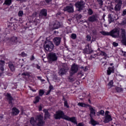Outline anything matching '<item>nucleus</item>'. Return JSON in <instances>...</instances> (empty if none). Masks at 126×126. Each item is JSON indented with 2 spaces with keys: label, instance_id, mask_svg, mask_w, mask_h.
Here are the masks:
<instances>
[{
  "label": "nucleus",
  "instance_id": "58",
  "mask_svg": "<svg viewBox=\"0 0 126 126\" xmlns=\"http://www.w3.org/2000/svg\"><path fill=\"white\" fill-rule=\"evenodd\" d=\"M124 57H126V52H125L124 54Z\"/></svg>",
  "mask_w": 126,
  "mask_h": 126
},
{
  "label": "nucleus",
  "instance_id": "10",
  "mask_svg": "<svg viewBox=\"0 0 126 126\" xmlns=\"http://www.w3.org/2000/svg\"><path fill=\"white\" fill-rule=\"evenodd\" d=\"M63 11H67V12H69L70 13L74 11V8L72 5L66 6L63 8Z\"/></svg>",
  "mask_w": 126,
  "mask_h": 126
},
{
  "label": "nucleus",
  "instance_id": "62",
  "mask_svg": "<svg viewBox=\"0 0 126 126\" xmlns=\"http://www.w3.org/2000/svg\"><path fill=\"white\" fill-rule=\"evenodd\" d=\"M37 78H41V77H37Z\"/></svg>",
  "mask_w": 126,
  "mask_h": 126
},
{
  "label": "nucleus",
  "instance_id": "21",
  "mask_svg": "<svg viewBox=\"0 0 126 126\" xmlns=\"http://www.w3.org/2000/svg\"><path fill=\"white\" fill-rule=\"evenodd\" d=\"M43 112L45 113V119H49L50 117H51V115L49 112H48V110L47 109H44L43 110Z\"/></svg>",
  "mask_w": 126,
  "mask_h": 126
},
{
  "label": "nucleus",
  "instance_id": "15",
  "mask_svg": "<svg viewBox=\"0 0 126 126\" xmlns=\"http://www.w3.org/2000/svg\"><path fill=\"white\" fill-rule=\"evenodd\" d=\"M90 117L91 118H94V117L95 116V109L93 108V107L90 106Z\"/></svg>",
  "mask_w": 126,
  "mask_h": 126
},
{
  "label": "nucleus",
  "instance_id": "25",
  "mask_svg": "<svg viewBox=\"0 0 126 126\" xmlns=\"http://www.w3.org/2000/svg\"><path fill=\"white\" fill-rule=\"evenodd\" d=\"M78 106H79L80 107H89V105L85 104L84 103L82 102H79L78 103Z\"/></svg>",
  "mask_w": 126,
  "mask_h": 126
},
{
  "label": "nucleus",
  "instance_id": "61",
  "mask_svg": "<svg viewBox=\"0 0 126 126\" xmlns=\"http://www.w3.org/2000/svg\"><path fill=\"white\" fill-rule=\"evenodd\" d=\"M32 91H33V92H36V90H32Z\"/></svg>",
  "mask_w": 126,
  "mask_h": 126
},
{
  "label": "nucleus",
  "instance_id": "19",
  "mask_svg": "<svg viewBox=\"0 0 126 126\" xmlns=\"http://www.w3.org/2000/svg\"><path fill=\"white\" fill-rule=\"evenodd\" d=\"M53 41L56 46H59L61 43V38L58 37H55L53 39Z\"/></svg>",
  "mask_w": 126,
  "mask_h": 126
},
{
  "label": "nucleus",
  "instance_id": "11",
  "mask_svg": "<svg viewBox=\"0 0 126 126\" xmlns=\"http://www.w3.org/2000/svg\"><path fill=\"white\" fill-rule=\"evenodd\" d=\"M88 20L90 22H96L98 21V17L95 15H93L89 17Z\"/></svg>",
  "mask_w": 126,
  "mask_h": 126
},
{
  "label": "nucleus",
  "instance_id": "3",
  "mask_svg": "<svg viewBox=\"0 0 126 126\" xmlns=\"http://www.w3.org/2000/svg\"><path fill=\"white\" fill-rule=\"evenodd\" d=\"M109 36L113 38H119L120 37V30L119 29H114L109 32Z\"/></svg>",
  "mask_w": 126,
  "mask_h": 126
},
{
  "label": "nucleus",
  "instance_id": "26",
  "mask_svg": "<svg viewBox=\"0 0 126 126\" xmlns=\"http://www.w3.org/2000/svg\"><path fill=\"white\" fill-rule=\"evenodd\" d=\"M100 33H101L102 35H103V36H110V32L101 31Z\"/></svg>",
  "mask_w": 126,
  "mask_h": 126
},
{
  "label": "nucleus",
  "instance_id": "50",
  "mask_svg": "<svg viewBox=\"0 0 126 126\" xmlns=\"http://www.w3.org/2000/svg\"><path fill=\"white\" fill-rule=\"evenodd\" d=\"M35 59L34 57V56H32V57L31 58V61H33V60Z\"/></svg>",
  "mask_w": 126,
  "mask_h": 126
},
{
  "label": "nucleus",
  "instance_id": "47",
  "mask_svg": "<svg viewBox=\"0 0 126 126\" xmlns=\"http://www.w3.org/2000/svg\"><path fill=\"white\" fill-rule=\"evenodd\" d=\"M126 15V9L124 10L123 12L122 16H125Z\"/></svg>",
  "mask_w": 126,
  "mask_h": 126
},
{
  "label": "nucleus",
  "instance_id": "37",
  "mask_svg": "<svg viewBox=\"0 0 126 126\" xmlns=\"http://www.w3.org/2000/svg\"><path fill=\"white\" fill-rule=\"evenodd\" d=\"M100 56H103L104 57H107V54L105 53L104 51H101L100 54Z\"/></svg>",
  "mask_w": 126,
  "mask_h": 126
},
{
  "label": "nucleus",
  "instance_id": "1",
  "mask_svg": "<svg viewBox=\"0 0 126 126\" xmlns=\"http://www.w3.org/2000/svg\"><path fill=\"white\" fill-rule=\"evenodd\" d=\"M54 118L56 120H59V119H63V120H66V121H68L69 122H71L73 124H77L76 122V119L75 117H69L67 116L64 115V113L62 111H59L56 112V114L54 115Z\"/></svg>",
  "mask_w": 126,
  "mask_h": 126
},
{
  "label": "nucleus",
  "instance_id": "29",
  "mask_svg": "<svg viewBox=\"0 0 126 126\" xmlns=\"http://www.w3.org/2000/svg\"><path fill=\"white\" fill-rule=\"evenodd\" d=\"M90 122L91 125H92L93 126H96L97 124V122L94 120L93 118H91Z\"/></svg>",
  "mask_w": 126,
  "mask_h": 126
},
{
  "label": "nucleus",
  "instance_id": "60",
  "mask_svg": "<svg viewBox=\"0 0 126 126\" xmlns=\"http://www.w3.org/2000/svg\"><path fill=\"white\" fill-rule=\"evenodd\" d=\"M110 65H111V66L113 65V63H110Z\"/></svg>",
  "mask_w": 126,
  "mask_h": 126
},
{
  "label": "nucleus",
  "instance_id": "32",
  "mask_svg": "<svg viewBox=\"0 0 126 126\" xmlns=\"http://www.w3.org/2000/svg\"><path fill=\"white\" fill-rule=\"evenodd\" d=\"M116 90L117 92H122L123 91V88L121 87H116Z\"/></svg>",
  "mask_w": 126,
  "mask_h": 126
},
{
  "label": "nucleus",
  "instance_id": "28",
  "mask_svg": "<svg viewBox=\"0 0 126 126\" xmlns=\"http://www.w3.org/2000/svg\"><path fill=\"white\" fill-rule=\"evenodd\" d=\"M12 0H5L3 4H6V5H10L11 4Z\"/></svg>",
  "mask_w": 126,
  "mask_h": 126
},
{
  "label": "nucleus",
  "instance_id": "52",
  "mask_svg": "<svg viewBox=\"0 0 126 126\" xmlns=\"http://www.w3.org/2000/svg\"><path fill=\"white\" fill-rule=\"evenodd\" d=\"M77 126H83V124L82 123H79Z\"/></svg>",
  "mask_w": 126,
  "mask_h": 126
},
{
  "label": "nucleus",
  "instance_id": "49",
  "mask_svg": "<svg viewBox=\"0 0 126 126\" xmlns=\"http://www.w3.org/2000/svg\"><path fill=\"white\" fill-rule=\"evenodd\" d=\"M109 114H110V112L106 111L105 112V116H110V115H109Z\"/></svg>",
  "mask_w": 126,
  "mask_h": 126
},
{
  "label": "nucleus",
  "instance_id": "2",
  "mask_svg": "<svg viewBox=\"0 0 126 126\" xmlns=\"http://www.w3.org/2000/svg\"><path fill=\"white\" fill-rule=\"evenodd\" d=\"M35 120L32 117L30 120V123L33 126H43L44 122H43V116L41 115L36 116Z\"/></svg>",
  "mask_w": 126,
  "mask_h": 126
},
{
  "label": "nucleus",
  "instance_id": "31",
  "mask_svg": "<svg viewBox=\"0 0 126 126\" xmlns=\"http://www.w3.org/2000/svg\"><path fill=\"white\" fill-rule=\"evenodd\" d=\"M40 101V97L39 96H36L35 98V101H34V104H36V103H38Z\"/></svg>",
  "mask_w": 126,
  "mask_h": 126
},
{
  "label": "nucleus",
  "instance_id": "57",
  "mask_svg": "<svg viewBox=\"0 0 126 126\" xmlns=\"http://www.w3.org/2000/svg\"><path fill=\"white\" fill-rule=\"evenodd\" d=\"M115 1H122V0H115Z\"/></svg>",
  "mask_w": 126,
  "mask_h": 126
},
{
  "label": "nucleus",
  "instance_id": "23",
  "mask_svg": "<svg viewBox=\"0 0 126 126\" xmlns=\"http://www.w3.org/2000/svg\"><path fill=\"white\" fill-rule=\"evenodd\" d=\"M9 67L11 71H14L15 70V67L14 65L12 63H9Z\"/></svg>",
  "mask_w": 126,
  "mask_h": 126
},
{
  "label": "nucleus",
  "instance_id": "24",
  "mask_svg": "<svg viewBox=\"0 0 126 126\" xmlns=\"http://www.w3.org/2000/svg\"><path fill=\"white\" fill-rule=\"evenodd\" d=\"M7 97L8 98V100H9V103L10 104V105H11V106H12V102H11V101H12V97H11L10 94H7Z\"/></svg>",
  "mask_w": 126,
  "mask_h": 126
},
{
  "label": "nucleus",
  "instance_id": "4",
  "mask_svg": "<svg viewBox=\"0 0 126 126\" xmlns=\"http://www.w3.org/2000/svg\"><path fill=\"white\" fill-rule=\"evenodd\" d=\"M44 49L48 52H52L54 49V44L51 41H49L44 45Z\"/></svg>",
  "mask_w": 126,
  "mask_h": 126
},
{
  "label": "nucleus",
  "instance_id": "48",
  "mask_svg": "<svg viewBox=\"0 0 126 126\" xmlns=\"http://www.w3.org/2000/svg\"><path fill=\"white\" fill-rule=\"evenodd\" d=\"M98 1L99 4H101L102 5L103 4V1L102 0H97Z\"/></svg>",
  "mask_w": 126,
  "mask_h": 126
},
{
  "label": "nucleus",
  "instance_id": "40",
  "mask_svg": "<svg viewBox=\"0 0 126 126\" xmlns=\"http://www.w3.org/2000/svg\"><path fill=\"white\" fill-rule=\"evenodd\" d=\"M122 25H126V19H124L122 21V22L121 23Z\"/></svg>",
  "mask_w": 126,
  "mask_h": 126
},
{
  "label": "nucleus",
  "instance_id": "34",
  "mask_svg": "<svg viewBox=\"0 0 126 126\" xmlns=\"http://www.w3.org/2000/svg\"><path fill=\"white\" fill-rule=\"evenodd\" d=\"M114 84V82L113 81H110V82L108 84V86L109 88H111L113 86V85Z\"/></svg>",
  "mask_w": 126,
  "mask_h": 126
},
{
  "label": "nucleus",
  "instance_id": "41",
  "mask_svg": "<svg viewBox=\"0 0 126 126\" xmlns=\"http://www.w3.org/2000/svg\"><path fill=\"white\" fill-rule=\"evenodd\" d=\"M72 39H76V34L74 33H72L71 35Z\"/></svg>",
  "mask_w": 126,
  "mask_h": 126
},
{
  "label": "nucleus",
  "instance_id": "56",
  "mask_svg": "<svg viewBox=\"0 0 126 126\" xmlns=\"http://www.w3.org/2000/svg\"><path fill=\"white\" fill-rule=\"evenodd\" d=\"M37 67L38 69H40V66L37 65Z\"/></svg>",
  "mask_w": 126,
  "mask_h": 126
},
{
  "label": "nucleus",
  "instance_id": "16",
  "mask_svg": "<svg viewBox=\"0 0 126 126\" xmlns=\"http://www.w3.org/2000/svg\"><path fill=\"white\" fill-rule=\"evenodd\" d=\"M112 120L113 119H112V116H111V115L105 116L104 117V123H109V122H111Z\"/></svg>",
  "mask_w": 126,
  "mask_h": 126
},
{
  "label": "nucleus",
  "instance_id": "33",
  "mask_svg": "<svg viewBox=\"0 0 126 126\" xmlns=\"http://www.w3.org/2000/svg\"><path fill=\"white\" fill-rule=\"evenodd\" d=\"M64 106L65 107H66V108H69V106L68 105V104L67 103V101L66 100H64Z\"/></svg>",
  "mask_w": 126,
  "mask_h": 126
},
{
  "label": "nucleus",
  "instance_id": "51",
  "mask_svg": "<svg viewBox=\"0 0 126 126\" xmlns=\"http://www.w3.org/2000/svg\"><path fill=\"white\" fill-rule=\"evenodd\" d=\"M85 71H87L88 70V67H85V69H84Z\"/></svg>",
  "mask_w": 126,
  "mask_h": 126
},
{
  "label": "nucleus",
  "instance_id": "8",
  "mask_svg": "<svg viewBox=\"0 0 126 126\" xmlns=\"http://www.w3.org/2000/svg\"><path fill=\"white\" fill-rule=\"evenodd\" d=\"M75 5L78 9V11H80V10H82L84 8V3L82 1L76 2Z\"/></svg>",
  "mask_w": 126,
  "mask_h": 126
},
{
  "label": "nucleus",
  "instance_id": "63",
  "mask_svg": "<svg viewBox=\"0 0 126 126\" xmlns=\"http://www.w3.org/2000/svg\"><path fill=\"white\" fill-rule=\"evenodd\" d=\"M42 80V81H45V80Z\"/></svg>",
  "mask_w": 126,
  "mask_h": 126
},
{
  "label": "nucleus",
  "instance_id": "35",
  "mask_svg": "<svg viewBox=\"0 0 126 126\" xmlns=\"http://www.w3.org/2000/svg\"><path fill=\"white\" fill-rule=\"evenodd\" d=\"M44 91L42 90H39V96H43V95H44Z\"/></svg>",
  "mask_w": 126,
  "mask_h": 126
},
{
  "label": "nucleus",
  "instance_id": "36",
  "mask_svg": "<svg viewBox=\"0 0 126 126\" xmlns=\"http://www.w3.org/2000/svg\"><path fill=\"white\" fill-rule=\"evenodd\" d=\"M104 113H105V112L104 111V110H101L99 112L97 113V116H99V114H100V115H102V116H103V115H104Z\"/></svg>",
  "mask_w": 126,
  "mask_h": 126
},
{
  "label": "nucleus",
  "instance_id": "45",
  "mask_svg": "<svg viewBox=\"0 0 126 126\" xmlns=\"http://www.w3.org/2000/svg\"><path fill=\"white\" fill-rule=\"evenodd\" d=\"M21 56H22V57H26V56H27V54H26L25 53V52H22V53H21Z\"/></svg>",
  "mask_w": 126,
  "mask_h": 126
},
{
  "label": "nucleus",
  "instance_id": "7",
  "mask_svg": "<svg viewBox=\"0 0 126 126\" xmlns=\"http://www.w3.org/2000/svg\"><path fill=\"white\" fill-rule=\"evenodd\" d=\"M77 71H78V65L76 64L72 65L70 72L71 75H73V74H74V73H76Z\"/></svg>",
  "mask_w": 126,
  "mask_h": 126
},
{
  "label": "nucleus",
  "instance_id": "30",
  "mask_svg": "<svg viewBox=\"0 0 126 126\" xmlns=\"http://www.w3.org/2000/svg\"><path fill=\"white\" fill-rule=\"evenodd\" d=\"M49 90L47 92L46 95H49V94H50V93H51V91L54 90V87H53V86L52 85H50L49 87Z\"/></svg>",
  "mask_w": 126,
  "mask_h": 126
},
{
  "label": "nucleus",
  "instance_id": "12",
  "mask_svg": "<svg viewBox=\"0 0 126 126\" xmlns=\"http://www.w3.org/2000/svg\"><path fill=\"white\" fill-rule=\"evenodd\" d=\"M10 42L12 45H16V44H17V43L18 42V40H17V37L13 36L10 38Z\"/></svg>",
  "mask_w": 126,
  "mask_h": 126
},
{
  "label": "nucleus",
  "instance_id": "13",
  "mask_svg": "<svg viewBox=\"0 0 126 126\" xmlns=\"http://www.w3.org/2000/svg\"><path fill=\"white\" fill-rule=\"evenodd\" d=\"M118 4L115 7V10L116 11H120L121 10V7L122 6V1H116Z\"/></svg>",
  "mask_w": 126,
  "mask_h": 126
},
{
  "label": "nucleus",
  "instance_id": "59",
  "mask_svg": "<svg viewBox=\"0 0 126 126\" xmlns=\"http://www.w3.org/2000/svg\"><path fill=\"white\" fill-rule=\"evenodd\" d=\"M125 68H126V63H125Z\"/></svg>",
  "mask_w": 126,
  "mask_h": 126
},
{
  "label": "nucleus",
  "instance_id": "14",
  "mask_svg": "<svg viewBox=\"0 0 126 126\" xmlns=\"http://www.w3.org/2000/svg\"><path fill=\"white\" fill-rule=\"evenodd\" d=\"M20 111L16 107H14L12 109L11 115L13 116H17L20 113Z\"/></svg>",
  "mask_w": 126,
  "mask_h": 126
},
{
  "label": "nucleus",
  "instance_id": "46",
  "mask_svg": "<svg viewBox=\"0 0 126 126\" xmlns=\"http://www.w3.org/2000/svg\"><path fill=\"white\" fill-rule=\"evenodd\" d=\"M22 75H25V76H29V73H24Z\"/></svg>",
  "mask_w": 126,
  "mask_h": 126
},
{
  "label": "nucleus",
  "instance_id": "18",
  "mask_svg": "<svg viewBox=\"0 0 126 126\" xmlns=\"http://www.w3.org/2000/svg\"><path fill=\"white\" fill-rule=\"evenodd\" d=\"M67 70H68V68H66V69H64V68H62L59 70V73L60 75H63V74H65V73H66L67 72Z\"/></svg>",
  "mask_w": 126,
  "mask_h": 126
},
{
  "label": "nucleus",
  "instance_id": "38",
  "mask_svg": "<svg viewBox=\"0 0 126 126\" xmlns=\"http://www.w3.org/2000/svg\"><path fill=\"white\" fill-rule=\"evenodd\" d=\"M88 14H89L90 15H92V14H93V11L92 10V9H89L88 10Z\"/></svg>",
  "mask_w": 126,
  "mask_h": 126
},
{
  "label": "nucleus",
  "instance_id": "17",
  "mask_svg": "<svg viewBox=\"0 0 126 126\" xmlns=\"http://www.w3.org/2000/svg\"><path fill=\"white\" fill-rule=\"evenodd\" d=\"M114 71H115V68H114V66L108 67L107 70V75H111L112 73H114Z\"/></svg>",
  "mask_w": 126,
  "mask_h": 126
},
{
  "label": "nucleus",
  "instance_id": "44",
  "mask_svg": "<svg viewBox=\"0 0 126 126\" xmlns=\"http://www.w3.org/2000/svg\"><path fill=\"white\" fill-rule=\"evenodd\" d=\"M90 40H91V36L89 35L87 36V40L89 41Z\"/></svg>",
  "mask_w": 126,
  "mask_h": 126
},
{
  "label": "nucleus",
  "instance_id": "6",
  "mask_svg": "<svg viewBox=\"0 0 126 126\" xmlns=\"http://www.w3.org/2000/svg\"><path fill=\"white\" fill-rule=\"evenodd\" d=\"M117 17L118 16L116 14L113 15L112 14H109L108 21L109 23H112V22H114L115 20H117V19H119V17Z\"/></svg>",
  "mask_w": 126,
  "mask_h": 126
},
{
  "label": "nucleus",
  "instance_id": "42",
  "mask_svg": "<svg viewBox=\"0 0 126 126\" xmlns=\"http://www.w3.org/2000/svg\"><path fill=\"white\" fill-rule=\"evenodd\" d=\"M113 45L114 47H118V46L119 45V44L118 43L114 42L113 43Z\"/></svg>",
  "mask_w": 126,
  "mask_h": 126
},
{
  "label": "nucleus",
  "instance_id": "20",
  "mask_svg": "<svg viewBox=\"0 0 126 126\" xmlns=\"http://www.w3.org/2000/svg\"><path fill=\"white\" fill-rule=\"evenodd\" d=\"M42 16H47V10L45 9H42L40 13H39V17H42Z\"/></svg>",
  "mask_w": 126,
  "mask_h": 126
},
{
  "label": "nucleus",
  "instance_id": "5",
  "mask_svg": "<svg viewBox=\"0 0 126 126\" xmlns=\"http://www.w3.org/2000/svg\"><path fill=\"white\" fill-rule=\"evenodd\" d=\"M48 59L51 62H55L58 60V57L57 56V54L54 53H50L48 54Z\"/></svg>",
  "mask_w": 126,
  "mask_h": 126
},
{
  "label": "nucleus",
  "instance_id": "39",
  "mask_svg": "<svg viewBox=\"0 0 126 126\" xmlns=\"http://www.w3.org/2000/svg\"><path fill=\"white\" fill-rule=\"evenodd\" d=\"M18 14L19 17L22 16L23 15V11H19Z\"/></svg>",
  "mask_w": 126,
  "mask_h": 126
},
{
  "label": "nucleus",
  "instance_id": "54",
  "mask_svg": "<svg viewBox=\"0 0 126 126\" xmlns=\"http://www.w3.org/2000/svg\"><path fill=\"white\" fill-rule=\"evenodd\" d=\"M39 111H42V107L41 106L39 107Z\"/></svg>",
  "mask_w": 126,
  "mask_h": 126
},
{
  "label": "nucleus",
  "instance_id": "43",
  "mask_svg": "<svg viewBox=\"0 0 126 126\" xmlns=\"http://www.w3.org/2000/svg\"><path fill=\"white\" fill-rule=\"evenodd\" d=\"M85 54H90V53H91V51H88V50L85 49Z\"/></svg>",
  "mask_w": 126,
  "mask_h": 126
},
{
  "label": "nucleus",
  "instance_id": "55",
  "mask_svg": "<svg viewBox=\"0 0 126 126\" xmlns=\"http://www.w3.org/2000/svg\"><path fill=\"white\" fill-rule=\"evenodd\" d=\"M21 2H23V1H26L27 0H19Z\"/></svg>",
  "mask_w": 126,
  "mask_h": 126
},
{
  "label": "nucleus",
  "instance_id": "53",
  "mask_svg": "<svg viewBox=\"0 0 126 126\" xmlns=\"http://www.w3.org/2000/svg\"><path fill=\"white\" fill-rule=\"evenodd\" d=\"M46 2H50V1H52V0H45Z\"/></svg>",
  "mask_w": 126,
  "mask_h": 126
},
{
  "label": "nucleus",
  "instance_id": "27",
  "mask_svg": "<svg viewBox=\"0 0 126 126\" xmlns=\"http://www.w3.org/2000/svg\"><path fill=\"white\" fill-rule=\"evenodd\" d=\"M0 64H1V68L0 70L1 71H4V68H3V65H4V62L3 61H0Z\"/></svg>",
  "mask_w": 126,
  "mask_h": 126
},
{
  "label": "nucleus",
  "instance_id": "22",
  "mask_svg": "<svg viewBox=\"0 0 126 126\" xmlns=\"http://www.w3.org/2000/svg\"><path fill=\"white\" fill-rule=\"evenodd\" d=\"M61 27V24L60 22L56 21L53 25V29H59Z\"/></svg>",
  "mask_w": 126,
  "mask_h": 126
},
{
  "label": "nucleus",
  "instance_id": "9",
  "mask_svg": "<svg viewBox=\"0 0 126 126\" xmlns=\"http://www.w3.org/2000/svg\"><path fill=\"white\" fill-rule=\"evenodd\" d=\"M121 32L122 38V43L123 44H124V45H125V46H126V30L122 29L121 30Z\"/></svg>",
  "mask_w": 126,
  "mask_h": 126
}]
</instances>
